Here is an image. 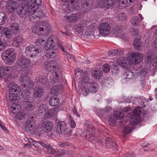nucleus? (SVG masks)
<instances>
[{"label":"nucleus","mask_w":157,"mask_h":157,"mask_svg":"<svg viewBox=\"0 0 157 157\" xmlns=\"http://www.w3.org/2000/svg\"><path fill=\"white\" fill-rule=\"evenodd\" d=\"M141 112L137 109H135L133 111V116L131 118L129 121L130 123L129 125L125 126L123 131V135L124 136L127 134L131 132L135 128V125L138 124L140 120V115Z\"/></svg>","instance_id":"nucleus-1"},{"label":"nucleus","mask_w":157,"mask_h":157,"mask_svg":"<svg viewBox=\"0 0 157 157\" xmlns=\"http://www.w3.org/2000/svg\"><path fill=\"white\" fill-rule=\"evenodd\" d=\"M46 70L48 71L53 70V81L55 83L60 82L63 78L62 73V68L59 65L56 64L54 65L52 63H48L46 67Z\"/></svg>","instance_id":"nucleus-2"},{"label":"nucleus","mask_w":157,"mask_h":157,"mask_svg":"<svg viewBox=\"0 0 157 157\" xmlns=\"http://www.w3.org/2000/svg\"><path fill=\"white\" fill-rule=\"evenodd\" d=\"M53 42V39L51 36L48 38L45 44V47L48 48V49L46 50L48 52L45 54L48 58H53L58 54L59 50L57 48V47L55 45Z\"/></svg>","instance_id":"nucleus-3"},{"label":"nucleus","mask_w":157,"mask_h":157,"mask_svg":"<svg viewBox=\"0 0 157 157\" xmlns=\"http://www.w3.org/2000/svg\"><path fill=\"white\" fill-rule=\"evenodd\" d=\"M56 131L58 135H63L67 139L71 136L72 130L67 127L64 122L61 121L58 123Z\"/></svg>","instance_id":"nucleus-4"},{"label":"nucleus","mask_w":157,"mask_h":157,"mask_svg":"<svg viewBox=\"0 0 157 157\" xmlns=\"http://www.w3.org/2000/svg\"><path fill=\"white\" fill-rule=\"evenodd\" d=\"M23 4L19 5L16 9V10L17 14L20 17H23L24 16L27 17L29 14V10L31 8L29 3L23 1Z\"/></svg>","instance_id":"nucleus-5"},{"label":"nucleus","mask_w":157,"mask_h":157,"mask_svg":"<svg viewBox=\"0 0 157 157\" xmlns=\"http://www.w3.org/2000/svg\"><path fill=\"white\" fill-rule=\"evenodd\" d=\"M41 51L40 47H35L33 45L27 47L26 48L25 53L27 56L32 58H35Z\"/></svg>","instance_id":"nucleus-6"},{"label":"nucleus","mask_w":157,"mask_h":157,"mask_svg":"<svg viewBox=\"0 0 157 157\" xmlns=\"http://www.w3.org/2000/svg\"><path fill=\"white\" fill-rule=\"evenodd\" d=\"M98 30L99 34L101 36H108L110 33V26L106 22L102 23L100 25Z\"/></svg>","instance_id":"nucleus-7"},{"label":"nucleus","mask_w":157,"mask_h":157,"mask_svg":"<svg viewBox=\"0 0 157 157\" xmlns=\"http://www.w3.org/2000/svg\"><path fill=\"white\" fill-rule=\"evenodd\" d=\"M63 2H68V8L67 9V12L70 13L78 11L79 9L77 2L75 0H61Z\"/></svg>","instance_id":"nucleus-8"},{"label":"nucleus","mask_w":157,"mask_h":157,"mask_svg":"<svg viewBox=\"0 0 157 157\" xmlns=\"http://www.w3.org/2000/svg\"><path fill=\"white\" fill-rule=\"evenodd\" d=\"M124 28V26L123 25H120L114 27L113 29V36L116 37L120 38L124 40H126V37L122 34Z\"/></svg>","instance_id":"nucleus-9"},{"label":"nucleus","mask_w":157,"mask_h":157,"mask_svg":"<svg viewBox=\"0 0 157 157\" xmlns=\"http://www.w3.org/2000/svg\"><path fill=\"white\" fill-rule=\"evenodd\" d=\"M36 124L33 116L29 117L25 126V131L28 132L33 130L35 128Z\"/></svg>","instance_id":"nucleus-10"},{"label":"nucleus","mask_w":157,"mask_h":157,"mask_svg":"<svg viewBox=\"0 0 157 157\" xmlns=\"http://www.w3.org/2000/svg\"><path fill=\"white\" fill-rule=\"evenodd\" d=\"M143 55L140 53L133 52L129 56L131 63L137 64L142 60Z\"/></svg>","instance_id":"nucleus-11"},{"label":"nucleus","mask_w":157,"mask_h":157,"mask_svg":"<svg viewBox=\"0 0 157 157\" xmlns=\"http://www.w3.org/2000/svg\"><path fill=\"white\" fill-rule=\"evenodd\" d=\"M81 9L85 13L88 12L93 6V0H82L81 2Z\"/></svg>","instance_id":"nucleus-12"},{"label":"nucleus","mask_w":157,"mask_h":157,"mask_svg":"<svg viewBox=\"0 0 157 157\" xmlns=\"http://www.w3.org/2000/svg\"><path fill=\"white\" fill-rule=\"evenodd\" d=\"M53 127V124L50 121H44L41 125L42 130L45 133H48L51 132Z\"/></svg>","instance_id":"nucleus-13"},{"label":"nucleus","mask_w":157,"mask_h":157,"mask_svg":"<svg viewBox=\"0 0 157 157\" xmlns=\"http://www.w3.org/2000/svg\"><path fill=\"white\" fill-rule=\"evenodd\" d=\"M130 61L126 57H120L118 59L117 63L121 67L127 69L129 68L130 65Z\"/></svg>","instance_id":"nucleus-14"},{"label":"nucleus","mask_w":157,"mask_h":157,"mask_svg":"<svg viewBox=\"0 0 157 157\" xmlns=\"http://www.w3.org/2000/svg\"><path fill=\"white\" fill-rule=\"evenodd\" d=\"M94 127L91 129L89 128V130L86 132V134L85 135V138L91 143L94 142L96 141V137L94 136Z\"/></svg>","instance_id":"nucleus-15"},{"label":"nucleus","mask_w":157,"mask_h":157,"mask_svg":"<svg viewBox=\"0 0 157 157\" xmlns=\"http://www.w3.org/2000/svg\"><path fill=\"white\" fill-rule=\"evenodd\" d=\"M21 97L23 100V102H32L33 98L31 95V93L29 90L27 91H24L21 94Z\"/></svg>","instance_id":"nucleus-16"},{"label":"nucleus","mask_w":157,"mask_h":157,"mask_svg":"<svg viewBox=\"0 0 157 157\" xmlns=\"http://www.w3.org/2000/svg\"><path fill=\"white\" fill-rule=\"evenodd\" d=\"M12 73V68L10 67H0V78L5 76H8Z\"/></svg>","instance_id":"nucleus-17"},{"label":"nucleus","mask_w":157,"mask_h":157,"mask_svg":"<svg viewBox=\"0 0 157 157\" xmlns=\"http://www.w3.org/2000/svg\"><path fill=\"white\" fill-rule=\"evenodd\" d=\"M87 25V22L85 20L82 21L74 26V29L75 31L78 33H82Z\"/></svg>","instance_id":"nucleus-18"},{"label":"nucleus","mask_w":157,"mask_h":157,"mask_svg":"<svg viewBox=\"0 0 157 157\" xmlns=\"http://www.w3.org/2000/svg\"><path fill=\"white\" fill-rule=\"evenodd\" d=\"M44 90L41 86L36 87L33 92L34 97L36 98H40L44 94Z\"/></svg>","instance_id":"nucleus-19"},{"label":"nucleus","mask_w":157,"mask_h":157,"mask_svg":"<svg viewBox=\"0 0 157 157\" xmlns=\"http://www.w3.org/2000/svg\"><path fill=\"white\" fill-rule=\"evenodd\" d=\"M105 144L107 147L113 148V150H117V145L114 140L108 137L105 141Z\"/></svg>","instance_id":"nucleus-20"},{"label":"nucleus","mask_w":157,"mask_h":157,"mask_svg":"<svg viewBox=\"0 0 157 157\" xmlns=\"http://www.w3.org/2000/svg\"><path fill=\"white\" fill-rule=\"evenodd\" d=\"M17 63L19 66L27 67L29 65L30 62L29 59L21 56L18 58Z\"/></svg>","instance_id":"nucleus-21"},{"label":"nucleus","mask_w":157,"mask_h":157,"mask_svg":"<svg viewBox=\"0 0 157 157\" xmlns=\"http://www.w3.org/2000/svg\"><path fill=\"white\" fill-rule=\"evenodd\" d=\"M10 93H17L19 94L20 87L19 86L13 82H11L9 85Z\"/></svg>","instance_id":"nucleus-22"},{"label":"nucleus","mask_w":157,"mask_h":157,"mask_svg":"<svg viewBox=\"0 0 157 157\" xmlns=\"http://www.w3.org/2000/svg\"><path fill=\"white\" fill-rule=\"evenodd\" d=\"M16 3L12 1L8 2L6 5V10L9 13H12L16 10Z\"/></svg>","instance_id":"nucleus-23"},{"label":"nucleus","mask_w":157,"mask_h":157,"mask_svg":"<svg viewBox=\"0 0 157 157\" xmlns=\"http://www.w3.org/2000/svg\"><path fill=\"white\" fill-rule=\"evenodd\" d=\"M36 12V11L34 8L31 7L30 9H29V14H28L29 15H28L27 17H28L29 20L33 22H34V21H36L35 19L36 18H37L36 16L34 14Z\"/></svg>","instance_id":"nucleus-24"},{"label":"nucleus","mask_w":157,"mask_h":157,"mask_svg":"<svg viewBox=\"0 0 157 157\" xmlns=\"http://www.w3.org/2000/svg\"><path fill=\"white\" fill-rule=\"evenodd\" d=\"M41 23H46V22L44 21L40 22L38 23L36 26H35V28H34L33 30V31H34V33L39 35H40L41 32L44 31L45 25L44 26V25H42V24L40 25V24H42Z\"/></svg>","instance_id":"nucleus-25"},{"label":"nucleus","mask_w":157,"mask_h":157,"mask_svg":"<svg viewBox=\"0 0 157 157\" xmlns=\"http://www.w3.org/2000/svg\"><path fill=\"white\" fill-rule=\"evenodd\" d=\"M8 97L10 101L17 103L20 99L19 94L17 93H10Z\"/></svg>","instance_id":"nucleus-26"},{"label":"nucleus","mask_w":157,"mask_h":157,"mask_svg":"<svg viewBox=\"0 0 157 157\" xmlns=\"http://www.w3.org/2000/svg\"><path fill=\"white\" fill-rule=\"evenodd\" d=\"M56 113V109L54 108L48 110L47 113L44 114V118L46 119H49L53 117Z\"/></svg>","instance_id":"nucleus-27"},{"label":"nucleus","mask_w":157,"mask_h":157,"mask_svg":"<svg viewBox=\"0 0 157 157\" xmlns=\"http://www.w3.org/2000/svg\"><path fill=\"white\" fill-rule=\"evenodd\" d=\"M77 18V15L75 13H73L72 15L70 16H64V19L65 21L71 23L75 22Z\"/></svg>","instance_id":"nucleus-28"},{"label":"nucleus","mask_w":157,"mask_h":157,"mask_svg":"<svg viewBox=\"0 0 157 157\" xmlns=\"http://www.w3.org/2000/svg\"><path fill=\"white\" fill-rule=\"evenodd\" d=\"M16 54H13L11 56L4 58L2 59L5 61V63L8 65H11L14 63L16 59Z\"/></svg>","instance_id":"nucleus-29"},{"label":"nucleus","mask_w":157,"mask_h":157,"mask_svg":"<svg viewBox=\"0 0 157 157\" xmlns=\"http://www.w3.org/2000/svg\"><path fill=\"white\" fill-rule=\"evenodd\" d=\"M25 2L28 3L32 8L35 9V6H38L41 4V0H25Z\"/></svg>","instance_id":"nucleus-30"},{"label":"nucleus","mask_w":157,"mask_h":157,"mask_svg":"<svg viewBox=\"0 0 157 157\" xmlns=\"http://www.w3.org/2000/svg\"><path fill=\"white\" fill-rule=\"evenodd\" d=\"M59 103V99L56 96L52 97L48 101L49 105L52 106H57Z\"/></svg>","instance_id":"nucleus-31"},{"label":"nucleus","mask_w":157,"mask_h":157,"mask_svg":"<svg viewBox=\"0 0 157 157\" xmlns=\"http://www.w3.org/2000/svg\"><path fill=\"white\" fill-rule=\"evenodd\" d=\"M14 49L13 48H10L4 52L1 55L2 58V59L8 57L10 56L13 54H16L14 53Z\"/></svg>","instance_id":"nucleus-32"},{"label":"nucleus","mask_w":157,"mask_h":157,"mask_svg":"<svg viewBox=\"0 0 157 157\" xmlns=\"http://www.w3.org/2000/svg\"><path fill=\"white\" fill-rule=\"evenodd\" d=\"M61 86L59 85H56L52 88L50 93L52 95L56 94H60L61 92Z\"/></svg>","instance_id":"nucleus-33"},{"label":"nucleus","mask_w":157,"mask_h":157,"mask_svg":"<svg viewBox=\"0 0 157 157\" xmlns=\"http://www.w3.org/2000/svg\"><path fill=\"white\" fill-rule=\"evenodd\" d=\"M19 80L21 82V85L24 87H25V84L29 81L30 78L29 76L26 75L21 76L19 78Z\"/></svg>","instance_id":"nucleus-34"},{"label":"nucleus","mask_w":157,"mask_h":157,"mask_svg":"<svg viewBox=\"0 0 157 157\" xmlns=\"http://www.w3.org/2000/svg\"><path fill=\"white\" fill-rule=\"evenodd\" d=\"M141 21L137 16H134L131 19L130 22L131 24L134 26H139Z\"/></svg>","instance_id":"nucleus-35"},{"label":"nucleus","mask_w":157,"mask_h":157,"mask_svg":"<svg viewBox=\"0 0 157 157\" xmlns=\"http://www.w3.org/2000/svg\"><path fill=\"white\" fill-rule=\"evenodd\" d=\"M3 35L7 39H10L12 36L11 31L7 28L3 29L2 31Z\"/></svg>","instance_id":"nucleus-36"},{"label":"nucleus","mask_w":157,"mask_h":157,"mask_svg":"<svg viewBox=\"0 0 157 157\" xmlns=\"http://www.w3.org/2000/svg\"><path fill=\"white\" fill-rule=\"evenodd\" d=\"M32 102H23V105L24 108L28 111H32L34 109V106L31 103Z\"/></svg>","instance_id":"nucleus-37"},{"label":"nucleus","mask_w":157,"mask_h":157,"mask_svg":"<svg viewBox=\"0 0 157 157\" xmlns=\"http://www.w3.org/2000/svg\"><path fill=\"white\" fill-rule=\"evenodd\" d=\"M134 48L137 50H140L142 47V42L140 39H136L133 42Z\"/></svg>","instance_id":"nucleus-38"},{"label":"nucleus","mask_w":157,"mask_h":157,"mask_svg":"<svg viewBox=\"0 0 157 157\" xmlns=\"http://www.w3.org/2000/svg\"><path fill=\"white\" fill-rule=\"evenodd\" d=\"M133 72L131 70L128 69L124 74L123 78L125 79H130L133 77Z\"/></svg>","instance_id":"nucleus-39"},{"label":"nucleus","mask_w":157,"mask_h":157,"mask_svg":"<svg viewBox=\"0 0 157 157\" xmlns=\"http://www.w3.org/2000/svg\"><path fill=\"white\" fill-rule=\"evenodd\" d=\"M112 108L110 106H107L104 109H101V112L102 114L99 115L100 117H103L104 115L105 116H108Z\"/></svg>","instance_id":"nucleus-40"},{"label":"nucleus","mask_w":157,"mask_h":157,"mask_svg":"<svg viewBox=\"0 0 157 157\" xmlns=\"http://www.w3.org/2000/svg\"><path fill=\"white\" fill-rule=\"evenodd\" d=\"M102 74V71L100 70H95L92 72L91 75L92 76L94 77L97 79H100L101 77Z\"/></svg>","instance_id":"nucleus-41"},{"label":"nucleus","mask_w":157,"mask_h":157,"mask_svg":"<svg viewBox=\"0 0 157 157\" xmlns=\"http://www.w3.org/2000/svg\"><path fill=\"white\" fill-rule=\"evenodd\" d=\"M48 109V107L45 104H41L39 107L38 112L39 113H44Z\"/></svg>","instance_id":"nucleus-42"},{"label":"nucleus","mask_w":157,"mask_h":157,"mask_svg":"<svg viewBox=\"0 0 157 157\" xmlns=\"http://www.w3.org/2000/svg\"><path fill=\"white\" fill-rule=\"evenodd\" d=\"M145 62L147 64L152 61V59L154 58L153 55L150 52H147L145 55Z\"/></svg>","instance_id":"nucleus-43"},{"label":"nucleus","mask_w":157,"mask_h":157,"mask_svg":"<svg viewBox=\"0 0 157 157\" xmlns=\"http://www.w3.org/2000/svg\"><path fill=\"white\" fill-rule=\"evenodd\" d=\"M123 110L115 111L114 114L115 119L118 120L122 118L123 117Z\"/></svg>","instance_id":"nucleus-44"},{"label":"nucleus","mask_w":157,"mask_h":157,"mask_svg":"<svg viewBox=\"0 0 157 157\" xmlns=\"http://www.w3.org/2000/svg\"><path fill=\"white\" fill-rule=\"evenodd\" d=\"M10 29L13 33H18L19 28V26L17 23H15L12 24L11 25Z\"/></svg>","instance_id":"nucleus-45"},{"label":"nucleus","mask_w":157,"mask_h":157,"mask_svg":"<svg viewBox=\"0 0 157 157\" xmlns=\"http://www.w3.org/2000/svg\"><path fill=\"white\" fill-rule=\"evenodd\" d=\"M90 86L92 93H95L97 92L98 86V85L97 83L96 82L91 83L90 84Z\"/></svg>","instance_id":"nucleus-46"},{"label":"nucleus","mask_w":157,"mask_h":157,"mask_svg":"<svg viewBox=\"0 0 157 157\" xmlns=\"http://www.w3.org/2000/svg\"><path fill=\"white\" fill-rule=\"evenodd\" d=\"M19 107V105H16L15 103H13L12 105L11 106V110L13 114L16 113H17L19 111V109L18 107Z\"/></svg>","instance_id":"nucleus-47"},{"label":"nucleus","mask_w":157,"mask_h":157,"mask_svg":"<svg viewBox=\"0 0 157 157\" xmlns=\"http://www.w3.org/2000/svg\"><path fill=\"white\" fill-rule=\"evenodd\" d=\"M45 41V40L42 39L41 37H39L36 39L35 43L36 45V46L37 47H40V49H41L42 47L41 44L42 43L44 42Z\"/></svg>","instance_id":"nucleus-48"},{"label":"nucleus","mask_w":157,"mask_h":157,"mask_svg":"<svg viewBox=\"0 0 157 157\" xmlns=\"http://www.w3.org/2000/svg\"><path fill=\"white\" fill-rule=\"evenodd\" d=\"M6 21V14L3 12H0V25L4 24Z\"/></svg>","instance_id":"nucleus-49"},{"label":"nucleus","mask_w":157,"mask_h":157,"mask_svg":"<svg viewBox=\"0 0 157 157\" xmlns=\"http://www.w3.org/2000/svg\"><path fill=\"white\" fill-rule=\"evenodd\" d=\"M23 41V39L20 36H17L16 39L15 40L13 43V45L15 47H17L19 44L21 43Z\"/></svg>","instance_id":"nucleus-50"},{"label":"nucleus","mask_w":157,"mask_h":157,"mask_svg":"<svg viewBox=\"0 0 157 157\" xmlns=\"http://www.w3.org/2000/svg\"><path fill=\"white\" fill-rule=\"evenodd\" d=\"M112 82L113 79L111 78L106 77L104 78L102 83L104 85H109Z\"/></svg>","instance_id":"nucleus-51"},{"label":"nucleus","mask_w":157,"mask_h":157,"mask_svg":"<svg viewBox=\"0 0 157 157\" xmlns=\"http://www.w3.org/2000/svg\"><path fill=\"white\" fill-rule=\"evenodd\" d=\"M42 25H44L45 26L44 32L45 33H49L52 30L51 26L47 23H41ZM41 25V24H40Z\"/></svg>","instance_id":"nucleus-52"},{"label":"nucleus","mask_w":157,"mask_h":157,"mask_svg":"<svg viewBox=\"0 0 157 157\" xmlns=\"http://www.w3.org/2000/svg\"><path fill=\"white\" fill-rule=\"evenodd\" d=\"M49 153L52 154L56 157L61 156L63 154L62 153H60L59 151H56L53 148L51 149L50 151H49Z\"/></svg>","instance_id":"nucleus-53"},{"label":"nucleus","mask_w":157,"mask_h":157,"mask_svg":"<svg viewBox=\"0 0 157 157\" xmlns=\"http://www.w3.org/2000/svg\"><path fill=\"white\" fill-rule=\"evenodd\" d=\"M82 78L81 79V84H83L84 83H87L89 81V78L88 76L87 73H86L83 74Z\"/></svg>","instance_id":"nucleus-54"},{"label":"nucleus","mask_w":157,"mask_h":157,"mask_svg":"<svg viewBox=\"0 0 157 157\" xmlns=\"http://www.w3.org/2000/svg\"><path fill=\"white\" fill-rule=\"evenodd\" d=\"M41 147H43L47 149L48 150V151L49 153V151H50L51 149L53 148L52 146H51L49 144H48L47 143L41 141Z\"/></svg>","instance_id":"nucleus-55"},{"label":"nucleus","mask_w":157,"mask_h":157,"mask_svg":"<svg viewBox=\"0 0 157 157\" xmlns=\"http://www.w3.org/2000/svg\"><path fill=\"white\" fill-rule=\"evenodd\" d=\"M115 0H106L105 7L109 9L113 6Z\"/></svg>","instance_id":"nucleus-56"},{"label":"nucleus","mask_w":157,"mask_h":157,"mask_svg":"<svg viewBox=\"0 0 157 157\" xmlns=\"http://www.w3.org/2000/svg\"><path fill=\"white\" fill-rule=\"evenodd\" d=\"M111 71L112 74L114 75H117L119 72V70L117 65L113 66V67L111 68Z\"/></svg>","instance_id":"nucleus-57"},{"label":"nucleus","mask_w":157,"mask_h":157,"mask_svg":"<svg viewBox=\"0 0 157 157\" xmlns=\"http://www.w3.org/2000/svg\"><path fill=\"white\" fill-rule=\"evenodd\" d=\"M110 66L107 64H105L102 67V70L104 72L107 73L110 71Z\"/></svg>","instance_id":"nucleus-58"},{"label":"nucleus","mask_w":157,"mask_h":157,"mask_svg":"<svg viewBox=\"0 0 157 157\" xmlns=\"http://www.w3.org/2000/svg\"><path fill=\"white\" fill-rule=\"evenodd\" d=\"M27 87V88L31 89L34 87L33 82L31 80H29L27 84H25V87Z\"/></svg>","instance_id":"nucleus-59"},{"label":"nucleus","mask_w":157,"mask_h":157,"mask_svg":"<svg viewBox=\"0 0 157 157\" xmlns=\"http://www.w3.org/2000/svg\"><path fill=\"white\" fill-rule=\"evenodd\" d=\"M40 82L43 84L46 85L48 83V80L47 78L44 77H42L39 79Z\"/></svg>","instance_id":"nucleus-60"},{"label":"nucleus","mask_w":157,"mask_h":157,"mask_svg":"<svg viewBox=\"0 0 157 157\" xmlns=\"http://www.w3.org/2000/svg\"><path fill=\"white\" fill-rule=\"evenodd\" d=\"M6 45V43L2 41L1 39H0V51L3 50Z\"/></svg>","instance_id":"nucleus-61"},{"label":"nucleus","mask_w":157,"mask_h":157,"mask_svg":"<svg viewBox=\"0 0 157 157\" xmlns=\"http://www.w3.org/2000/svg\"><path fill=\"white\" fill-rule=\"evenodd\" d=\"M98 5L100 7L105 6V0H97Z\"/></svg>","instance_id":"nucleus-62"},{"label":"nucleus","mask_w":157,"mask_h":157,"mask_svg":"<svg viewBox=\"0 0 157 157\" xmlns=\"http://www.w3.org/2000/svg\"><path fill=\"white\" fill-rule=\"evenodd\" d=\"M16 113L17 114L15 117L16 118L21 120L24 118V114L23 113L19 112L18 111Z\"/></svg>","instance_id":"nucleus-63"},{"label":"nucleus","mask_w":157,"mask_h":157,"mask_svg":"<svg viewBox=\"0 0 157 157\" xmlns=\"http://www.w3.org/2000/svg\"><path fill=\"white\" fill-rule=\"evenodd\" d=\"M40 132V129L39 128H37L35 129L33 132L34 134L36 135V136L40 137L41 135Z\"/></svg>","instance_id":"nucleus-64"}]
</instances>
